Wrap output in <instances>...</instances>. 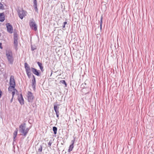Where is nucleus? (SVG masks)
<instances>
[{
    "instance_id": "obj_1",
    "label": "nucleus",
    "mask_w": 154,
    "mask_h": 154,
    "mask_svg": "<svg viewBox=\"0 0 154 154\" xmlns=\"http://www.w3.org/2000/svg\"><path fill=\"white\" fill-rule=\"evenodd\" d=\"M24 67L26 74L29 78H30L31 75L32 73L30 71L31 70L32 73L35 75L37 76H40V72L39 70H37L36 69L33 67L30 68L27 63H25Z\"/></svg>"
},
{
    "instance_id": "obj_2",
    "label": "nucleus",
    "mask_w": 154,
    "mask_h": 154,
    "mask_svg": "<svg viewBox=\"0 0 154 154\" xmlns=\"http://www.w3.org/2000/svg\"><path fill=\"white\" fill-rule=\"evenodd\" d=\"M26 125L25 123H23L21 124L19 127V132L24 137L26 136L29 130V128H26Z\"/></svg>"
},
{
    "instance_id": "obj_3",
    "label": "nucleus",
    "mask_w": 154,
    "mask_h": 154,
    "mask_svg": "<svg viewBox=\"0 0 154 154\" xmlns=\"http://www.w3.org/2000/svg\"><path fill=\"white\" fill-rule=\"evenodd\" d=\"M6 53V56L9 63L11 64H12L14 59L12 51L10 50H7Z\"/></svg>"
},
{
    "instance_id": "obj_4",
    "label": "nucleus",
    "mask_w": 154,
    "mask_h": 154,
    "mask_svg": "<svg viewBox=\"0 0 154 154\" xmlns=\"http://www.w3.org/2000/svg\"><path fill=\"white\" fill-rule=\"evenodd\" d=\"M27 98L28 102L32 103L35 99V97L31 92L28 91L27 93Z\"/></svg>"
},
{
    "instance_id": "obj_5",
    "label": "nucleus",
    "mask_w": 154,
    "mask_h": 154,
    "mask_svg": "<svg viewBox=\"0 0 154 154\" xmlns=\"http://www.w3.org/2000/svg\"><path fill=\"white\" fill-rule=\"evenodd\" d=\"M18 35L17 34L14 33V43L16 49L17 50L18 46Z\"/></svg>"
},
{
    "instance_id": "obj_6",
    "label": "nucleus",
    "mask_w": 154,
    "mask_h": 154,
    "mask_svg": "<svg viewBox=\"0 0 154 154\" xmlns=\"http://www.w3.org/2000/svg\"><path fill=\"white\" fill-rule=\"evenodd\" d=\"M26 11L23 10L22 11L19 10L18 11V15L19 17L22 19L23 18L26 16Z\"/></svg>"
},
{
    "instance_id": "obj_7",
    "label": "nucleus",
    "mask_w": 154,
    "mask_h": 154,
    "mask_svg": "<svg viewBox=\"0 0 154 154\" xmlns=\"http://www.w3.org/2000/svg\"><path fill=\"white\" fill-rule=\"evenodd\" d=\"M6 25L8 32L10 33H12L13 32L12 26L9 23H6Z\"/></svg>"
},
{
    "instance_id": "obj_8",
    "label": "nucleus",
    "mask_w": 154,
    "mask_h": 154,
    "mask_svg": "<svg viewBox=\"0 0 154 154\" xmlns=\"http://www.w3.org/2000/svg\"><path fill=\"white\" fill-rule=\"evenodd\" d=\"M9 84L10 85L12 86V87H15V81L14 76L13 75H11L10 76Z\"/></svg>"
},
{
    "instance_id": "obj_9",
    "label": "nucleus",
    "mask_w": 154,
    "mask_h": 154,
    "mask_svg": "<svg viewBox=\"0 0 154 154\" xmlns=\"http://www.w3.org/2000/svg\"><path fill=\"white\" fill-rule=\"evenodd\" d=\"M59 108L58 105H54V109L55 112L57 117L58 119H59V115H60L59 110Z\"/></svg>"
},
{
    "instance_id": "obj_10",
    "label": "nucleus",
    "mask_w": 154,
    "mask_h": 154,
    "mask_svg": "<svg viewBox=\"0 0 154 154\" xmlns=\"http://www.w3.org/2000/svg\"><path fill=\"white\" fill-rule=\"evenodd\" d=\"M17 99L21 105H23L24 104V99L22 94H20L19 96H18Z\"/></svg>"
},
{
    "instance_id": "obj_11",
    "label": "nucleus",
    "mask_w": 154,
    "mask_h": 154,
    "mask_svg": "<svg viewBox=\"0 0 154 154\" xmlns=\"http://www.w3.org/2000/svg\"><path fill=\"white\" fill-rule=\"evenodd\" d=\"M30 26L32 29L35 31L37 30V27L36 24L35 22L31 21L29 23Z\"/></svg>"
},
{
    "instance_id": "obj_12",
    "label": "nucleus",
    "mask_w": 154,
    "mask_h": 154,
    "mask_svg": "<svg viewBox=\"0 0 154 154\" xmlns=\"http://www.w3.org/2000/svg\"><path fill=\"white\" fill-rule=\"evenodd\" d=\"M32 86L33 89L34 90L35 89V86H36V80L35 78V76L32 75Z\"/></svg>"
},
{
    "instance_id": "obj_13",
    "label": "nucleus",
    "mask_w": 154,
    "mask_h": 154,
    "mask_svg": "<svg viewBox=\"0 0 154 154\" xmlns=\"http://www.w3.org/2000/svg\"><path fill=\"white\" fill-rule=\"evenodd\" d=\"M5 16L3 13L0 14V21L3 22L5 20Z\"/></svg>"
},
{
    "instance_id": "obj_14",
    "label": "nucleus",
    "mask_w": 154,
    "mask_h": 154,
    "mask_svg": "<svg viewBox=\"0 0 154 154\" xmlns=\"http://www.w3.org/2000/svg\"><path fill=\"white\" fill-rule=\"evenodd\" d=\"M33 6L35 11H37L38 9L37 7V1L36 0H33Z\"/></svg>"
},
{
    "instance_id": "obj_15",
    "label": "nucleus",
    "mask_w": 154,
    "mask_h": 154,
    "mask_svg": "<svg viewBox=\"0 0 154 154\" xmlns=\"http://www.w3.org/2000/svg\"><path fill=\"white\" fill-rule=\"evenodd\" d=\"M37 63L38 66L40 68V69H41V71L42 72H43L44 71V69L43 68V67L42 66V63L39 62H37Z\"/></svg>"
},
{
    "instance_id": "obj_16",
    "label": "nucleus",
    "mask_w": 154,
    "mask_h": 154,
    "mask_svg": "<svg viewBox=\"0 0 154 154\" xmlns=\"http://www.w3.org/2000/svg\"><path fill=\"white\" fill-rule=\"evenodd\" d=\"M18 132V129L17 128H16L15 131L14 133V141H15V138L17 136Z\"/></svg>"
},
{
    "instance_id": "obj_17",
    "label": "nucleus",
    "mask_w": 154,
    "mask_h": 154,
    "mask_svg": "<svg viewBox=\"0 0 154 154\" xmlns=\"http://www.w3.org/2000/svg\"><path fill=\"white\" fill-rule=\"evenodd\" d=\"M15 87H12V86L10 85L8 88V90L9 91H12L13 89L14 91H17V90L15 88Z\"/></svg>"
},
{
    "instance_id": "obj_18",
    "label": "nucleus",
    "mask_w": 154,
    "mask_h": 154,
    "mask_svg": "<svg viewBox=\"0 0 154 154\" xmlns=\"http://www.w3.org/2000/svg\"><path fill=\"white\" fill-rule=\"evenodd\" d=\"M74 148V145H70L69 149L68 150V152H70L71 151H72Z\"/></svg>"
},
{
    "instance_id": "obj_19",
    "label": "nucleus",
    "mask_w": 154,
    "mask_h": 154,
    "mask_svg": "<svg viewBox=\"0 0 154 154\" xmlns=\"http://www.w3.org/2000/svg\"><path fill=\"white\" fill-rule=\"evenodd\" d=\"M53 130L54 131V134H56L57 132V128L55 126L53 127Z\"/></svg>"
},
{
    "instance_id": "obj_20",
    "label": "nucleus",
    "mask_w": 154,
    "mask_h": 154,
    "mask_svg": "<svg viewBox=\"0 0 154 154\" xmlns=\"http://www.w3.org/2000/svg\"><path fill=\"white\" fill-rule=\"evenodd\" d=\"M102 21H103V16H102L101 17V18H100V29L101 30L102 29Z\"/></svg>"
},
{
    "instance_id": "obj_21",
    "label": "nucleus",
    "mask_w": 154,
    "mask_h": 154,
    "mask_svg": "<svg viewBox=\"0 0 154 154\" xmlns=\"http://www.w3.org/2000/svg\"><path fill=\"white\" fill-rule=\"evenodd\" d=\"M36 47L35 45H31V49L32 51H34V50H36Z\"/></svg>"
},
{
    "instance_id": "obj_22",
    "label": "nucleus",
    "mask_w": 154,
    "mask_h": 154,
    "mask_svg": "<svg viewBox=\"0 0 154 154\" xmlns=\"http://www.w3.org/2000/svg\"><path fill=\"white\" fill-rule=\"evenodd\" d=\"M60 82L62 84H64L65 85V87L67 86V84L64 80H62L60 81Z\"/></svg>"
},
{
    "instance_id": "obj_23",
    "label": "nucleus",
    "mask_w": 154,
    "mask_h": 154,
    "mask_svg": "<svg viewBox=\"0 0 154 154\" xmlns=\"http://www.w3.org/2000/svg\"><path fill=\"white\" fill-rule=\"evenodd\" d=\"M42 146L41 145L40 146V147L38 149V152H42Z\"/></svg>"
},
{
    "instance_id": "obj_24",
    "label": "nucleus",
    "mask_w": 154,
    "mask_h": 154,
    "mask_svg": "<svg viewBox=\"0 0 154 154\" xmlns=\"http://www.w3.org/2000/svg\"><path fill=\"white\" fill-rule=\"evenodd\" d=\"M4 9L3 5L0 2V9L4 10Z\"/></svg>"
},
{
    "instance_id": "obj_25",
    "label": "nucleus",
    "mask_w": 154,
    "mask_h": 154,
    "mask_svg": "<svg viewBox=\"0 0 154 154\" xmlns=\"http://www.w3.org/2000/svg\"><path fill=\"white\" fill-rule=\"evenodd\" d=\"M52 143V141L51 140H50V141H49V142L48 143V146L50 147L51 146Z\"/></svg>"
},
{
    "instance_id": "obj_26",
    "label": "nucleus",
    "mask_w": 154,
    "mask_h": 154,
    "mask_svg": "<svg viewBox=\"0 0 154 154\" xmlns=\"http://www.w3.org/2000/svg\"><path fill=\"white\" fill-rule=\"evenodd\" d=\"M75 138H74V139L73 140H72L71 141V143L72 144L71 145H74V141H75Z\"/></svg>"
},
{
    "instance_id": "obj_27",
    "label": "nucleus",
    "mask_w": 154,
    "mask_h": 154,
    "mask_svg": "<svg viewBox=\"0 0 154 154\" xmlns=\"http://www.w3.org/2000/svg\"><path fill=\"white\" fill-rule=\"evenodd\" d=\"M67 22L65 21L63 23V28H64L65 27V25L66 24H67Z\"/></svg>"
},
{
    "instance_id": "obj_28",
    "label": "nucleus",
    "mask_w": 154,
    "mask_h": 154,
    "mask_svg": "<svg viewBox=\"0 0 154 154\" xmlns=\"http://www.w3.org/2000/svg\"><path fill=\"white\" fill-rule=\"evenodd\" d=\"M15 94V92L14 91H12V96L13 97V98L14 97V96Z\"/></svg>"
},
{
    "instance_id": "obj_29",
    "label": "nucleus",
    "mask_w": 154,
    "mask_h": 154,
    "mask_svg": "<svg viewBox=\"0 0 154 154\" xmlns=\"http://www.w3.org/2000/svg\"><path fill=\"white\" fill-rule=\"evenodd\" d=\"M0 48L2 49H3V47L2 46V43H0Z\"/></svg>"
},
{
    "instance_id": "obj_30",
    "label": "nucleus",
    "mask_w": 154,
    "mask_h": 154,
    "mask_svg": "<svg viewBox=\"0 0 154 154\" xmlns=\"http://www.w3.org/2000/svg\"><path fill=\"white\" fill-rule=\"evenodd\" d=\"M2 91L0 89V98H1L2 97Z\"/></svg>"
},
{
    "instance_id": "obj_31",
    "label": "nucleus",
    "mask_w": 154,
    "mask_h": 154,
    "mask_svg": "<svg viewBox=\"0 0 154 154\" xmlns=\"http://www.w3.org/2000/svg\"><path fill=\"white\" fill-rule=\"evenodd\" d=\"M13 97H12V98L11 99V102H12L13 101Z\"/></svg>"
}]
</instances>
